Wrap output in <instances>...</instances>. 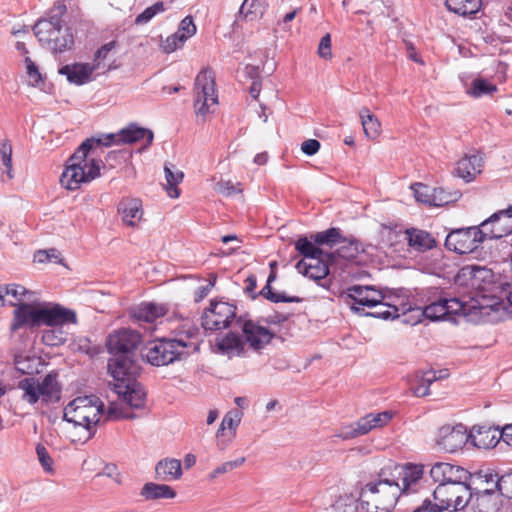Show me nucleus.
Returning <instances> with one entry per match:
<instances>
[{
  "label": "nucleus",
  "instance_id": "obj_29",
  "mask_svg": "<svg viewBox=\"0 0 512 512\" xmlns=\"http://www.w3.org/2000/svg\"><path fill=\"white\" fill-rule=\"evenodd\" d=\"M119 135L120 142L122 144H132L145 139L146 143L144 144L143 149L148 148L154 139L152 130L139 127L135 123H131L126 128L121 129L119 131Z\"/></svg>",
  "mask_w": 512,
  "mask_h": 512
},
{
  "label": "nucleus",
  "instance_id": "obj_7",
  "mask_svg": "<svg viewBox=\"0 0 512 512\" xmlns=\"http://www.w3.org/2000/svg\"><path fill=\"white\" fill-rule=\"evenodd\" d=\"M196 96L194 107L197 115L205 116L210 105L217 104L218 96L215 90V74L211 69L201 70L195 79Z\"/></svg>",
  "mask_w": 512,
  "mask_h": 512
},
{
  "label": "nucleus",
  "instance_id": "obj_53",
  "mask_svg": "<svg viewBox=\"0 0 512 512\" xmlns=\"http://www.w3.org/2000/svg\"><path fill=\"white\" fill-rule=\"evenodd\" d=\"M444 303H446V310L447 311V319H449L451 316L456 315H467V304L461 301L458 298H445L444 297Z\"/></svg>",
  "mask_w": 512,
  "mask_h": 512
},
{
  "label": "nucleus",
  "instance_id": "obj_56",
  "mask_svg": "<svg viewBox=\"0 0 512 512\" xmlns=\"http://www.w3.org/2000/svg\"><path fill=\"white\" fill-rule=\"evenodd\" d=\"M0 158L9 179L14 176L12 174V147L9 141H4L0 146Z\"/></svg>",
  "mask_w": 512,
  "mask_h": 512
},
{
  "label": "nucleus",
  "instance_id": "obj_59",
  "mask_svg": "<svg viewBox=\"0 0 512 512\" xmlns=\"http://www.w3.org/2000/svg\"><path fill=\"white\" fill-rule=\"evenodd\" d=\"M241 184L237 183L236 185L231 181L220 180L215 185V191L223 196L229 197L235 195L237 193L242 192L240 188Z\"/></svg>",
  "mask_w": 512,
  "mask_h": 512
},
{
  "label": "nucleus",
  "instance_id": "obj_46",
  "mask_svg": "<svg viewBox=\"0 0 512 512\" xmlns=\"http://www.w3.org/2000/svg\"><path fill=\"white\" fill-rule=\"evenodd\" d=\"M33 32L37 37L38 41L43 46L49 39H52V36L61 34L54 25L53 22L47 21L44 18H40L35 25L33 26Z\"/></svg>",
  "mask_w": 512,
  "mask_h": 512
},
{
  "label": "nucleus",
  "instance_id": "obj_54",
  "mask_svg": "<svg viewBox=\"0 0 512 512\" xmlns=\"http://www.w3.org/2000/svg\"><path fill=\"white\" fill-rule=\"evenodd\" d=\"M165 10L164 3L158 1L154 3L152 6L147 7L142 13H140L136 19V24H146L148 23L155 15L161 13Z\"/></svg>",
  "mask_w": 512,
  "mask_h": 512
},
{
  "label": "nucleus",
  "instance_id": "obj_20",
  "mask_svg": "<svg viewBox=\"0 0 512 512\" xmlns=\"http://www.w3.org/2000/svg\"><path fill=\"white\" fill-rule=\"evenodd\" d=\"M242 413L238 410H232L225 414L220 427L217 430V447L225 450L236 436L237 427L240 424Z\"/></svg>",
  "mask_w": 512,
  "mask_h": 512
},
{
  "label": "nucleus",
  "instance_id": "obj_15",
  "mask_svg": "<svg viewBox=\"0 0 512 512\" xmlns=\"http://www.w3.org/2000/svg\"><path fill=\"white\" fill-rule=\"evenodd\" d=\"M468 439L469 435H467L464 425H445L438 430L436 444L442 450L453 453L461 449Z\"/></svg>",
  "mask_w": 512,
  "mask_h": 512
},
{
  "label": "nucleus",
  "instance_id": "obj_3",
  "mask_svg": "<svg viewBox=\"0 0 512 512\" xmlns=\"http://www.w3.org/2000/svg\"><path fill=\"white\" fill-rule=\"evenodd\" d=\"M199 333V329L193 325L186 323L179 331V338L175 339H159L147 345L142 351V357L153 366H166L175 361L182 360L188 356L186 349L197 345L188 341L195 338Z\"/></svg>",
  "mask_w": 512,
  "mask_h": 512
},
{
  "label": "nucleus",
  "instance_id": "obj_36",
  "mask_svg": "<svg viewBox=\"0 0 512 512\" xmlns=\"http://www.w3.org/2000/svg\"><path fill=\"white\" fill-rule=\"evenodd\" d=\"M140 495L145 500L173 499L176 497V492L169 485L148 482L142 487Z\"/></svg>",
  "mask_w": 512,
  "mask_h": 512
},
{
  "label": "nucleus",
  "instance_id": "obj_58",
  "mask_svg": "<svg viewBox=\"0 0 512 512\" xmlns=\"http://www.w3.org/2000/svg\"><path fill=\"white\" fill-rule=\"evenodd\" d=\"M378 306H381L379 310L372 312V313H367L366 315L372 316L375 318H381L384 320L391 319V318L394 319V318L399 317V313H398L399 309L396 306L387 305V304L383 303V301Z\"/></svg>",
  "mask_w": 512,
  "mask_h": 512
},
{
  "label": "nucleus",
  "instance_id": "obj_8",
  "mask_svg": "<svg viewBox=\"0 0 512 512\" xmlns=\"http://www.w3.org/2000/svg\"><path fill=\"white\" fill-rule=\"evenodd\" d=\"M478 232H481L478 225L454 229L446 236L445 247L457 254L473 253L485 241Z\"/></svg>",
  "mask_w": 512,
  "mask_h": 512
},
{
  "label": "nucleus",
  "instance_id": "obj_13",
  "mask_svg": "<svg viewBox=\"0 0 512 512\" xmlns=\"http://www.w3.org/2000/svg\"><path fill=\"white\" fill-rule=\"evenodd\" d=\"M236 326L242 331L245 345L248 344L254 351L262 350L275 337V334L268 328L250 319L243 320L239 317L236 320Z\"/></svg>",
  "mask_w": 512,
  "mask_h": 512
},
{
  "label": "nucleus",
  "instance_id": "obj_16",
  "mask_svg": "<svg viewBox=\"0 0 512 512\" xmlns=\"http://www.w3.org/2000/svg\"><path fill=\"white\" fill-rule=\"evenodd\" d=\"M77 315L72 309L60 304L41 303V326H62L76 324Z\"/></svg>",
  "mask_w": 512,
  "mask_h": 512
},
{
  "label": "nucleus",
  "instance_id": "obj_31",
  "mask_svg": "<svg viewBox=\"0 0 512 512\" xmlns=\"http://www.w3.org/2000/svg\"><path fill=\"white\" fill-rule=\"evenodd\" d=\"M5 291H7L6 305L13 306L15 309L21 303L37 302V293L26 289L20 284H6Z\"/></svg>",
  "mask_w": 512,
  "mask_h": 512
},
{
  "label": "nucleus",
  "instance_id": "obj_18",
  "mask_svg": "<svg viewBox=\"0 0 512 512\" xmlns=\"http://www.w3.org/2000/svg\"><path fill=\"white\" fill-rule=\"evenodd\" d=\"M500 494L492 489L483 491L471 490L466 512H497L500 506Z\"/></svg>",
  "mask_w": 512,
  "mask_h": 512
},
{
  "label": "nucleus",
  "instance_id": "obj_11",
  "mask_svg": "<svg viewBox=\"0 0 512 512\" xmlns=\"http://www.w3.org/2000/svg\"><path fill=\"white\" fill-rule=\"evenodd\" d=\"M136 375H125L114 379V392L131 408L143 409L146 404V391L136 380Z\"/></svg>",
  "mask_w": 512,
  "mask_h": 512
},
{
  "label": "nucleus",
  "instance_id": "obj_63",
  "mask_svg": "<svg viewBox=\"0 0 512 512\" xmlns=\"http://www.w3.org/2000/svg\"><path fill=\"white\" fill-rule=\"evenodd\" d=\"M498 493L508 499H512V471L500 476Z\"/></svg>",
  "mask_w": 512,
  "mask_h": 512
},
{
  "label": "nucleus",
  "instance_id": "obj_38",
  "mask_svg": "<svg viewBox=\"0 0 512 512\" xmlns=\"http://www.w3.org/2000/svg\"><path fill=\"white\" fill-rule=\"evenodd\" d=\"M461 271L464 277L468 276L469 283L467 284L477 290H484L482 283L486 281L489 283L492 277L491 270L480 266H467Z\"/></svg>",
  "mask_w": 512,
  "mask_h": 512
},
{
  "label": "nucleus",
  "instance_id": "obj_48",
  "mask_svg": "<svg viewBox=\"0 0 512 512\" xmlns=\"http://www.w3.org/2000/svg\"><path fill=\"white\" fill-rule=\"evenodd\" d=\"M338 245H340V247L335 252H333L334 258L338 256L347 260L354 259L360 251V243L353 236H345L344 243H338Z\"/></svg>",
  "mask_w": 512,
  "mask_h": 512
},
{
  "label": "nucleus",
  "instance_id": "obj_21",
  "mask_svg": "<svg viewBox=\"0 0 512 512\" xmlns=\"http://www.w3.org/2000/svg\"><path fill=\"white\" fill-rule=\"evenodd\" d=\"M430 476L434 482L451 483L458 480H467L469 471L461 466L445 462H437L430 469Z\"/></svg>",
  "mask_w": 512,
  "mask_h": 512
},
{
  "label": "nucleus",
  "instance_id": "obj_33",
  "mask_svg": "<svg viewBox=\"0 0 512 512\" xmlns=\"http://www.w3.org/2000/svg\"><path fill=\"white\" fill-rule=\"evenodd\" d=\"M295 249L304 258L309 260L319 259V257H327L334 260V253L324 251L318 244H316L311 237L306 236L299 237L295 242Z\"/></svg>",
  "mask_w": 512,
  "mask_h": 512
},
{
  "label": "nucleus",
  "instance_id": "obj_10",
  "mask_svg": "<svg viewBox=\"0 0 512 512\" xmlns=\"http://www.w3.org/2000/svg\"><path fill=\"white\" fill-rule=\"evenodd\" d=\"M236 306L227 302H211L210 307L202 316V326L205 330L217 331L227 328L236 322Z\"/></svg>",
  "mask_w": 512,
  "mask_h": 512
},
{
  "label": "nucleus",
  "instance_id": "obj_62",
  "mask_svg": "<svg viewBox=\"0 0 512 512\" xmlns=\"http://www.w3.org/2000/svg\"><path fill=\"white\" fill-rule=\"evenodd\" d=\"M104 420H118V419H134L136 417L133 413H123L115 404L108 406L106 412L104 411Z\"/></svg>",
  "mask_w": 512,
  "mask_h": 512
},
{
  "label": "nucleus",
  "instance_id": "obj_60",
  "mask_svg": "<svg viewBox=\"0 0 512 512\" xmlns=\"http://www.w3.org/2000/svg\"><path fill=\"white\" fill-rule=\"evenodd\" d=\"M197 27L194 23L192 16L184 17L177 29V32L185 37L186 41L196 34Z\"/></svg>",
  "mask_w": 512,
  "mask_h": 512
},
{
  "label": "nucleus",
  "instance_id": "obj_40",
  "mask_svg": "<svg viewBox=\"0 0 512 512\" xmlns=\"http://www.w3.org/2000/svg\"><path fill=\"white\" fill-rule=\"evenodd\" d=\"M267 5V0H244L239 9V16L247 21L258 20L263 17Z\"/></svg>",
  "mask_w": 512,
  "mask_h": 512
},
{
  "label": "nucleus",
  "instance_id": "obj_44",
  "mask_svg": "<svg viewBox=\"0 0 512 512\" xmlns=\"http://www.w3.org/2000/svg\"><path fill=\"white\" fill-rule=\"evenodd\" d=\"M361 124L364 133L369 139H376L380 135L381 125L378 119L370 112L368 108L360 111Z\"/></svg>",
  "mask_w": 512,
  "mask_h": 512
},
{
  "label": "nucleus",
  "instance_id": "obj_28",
  "mask_svg": "<svg viewBox=\"0 0 512 512\" xmlns=\"http://www.w3.org/2000/svg\"><path fill=\"white\" fill-rule=\"evenodd\" d=\"M62 387L57 380V374L48 373L40 382L41 402L49 405L57 403L61 399Z\"/></svg>",
  "mask_w": 512,
  "mask_h": 512
},
{
  "label": "nucleus",
  "instance_id": "obj_12",
  "mask_svg": "<svg viewBox=\"0 0 512 512\" xmlns=\"http://www.w3.org/2000/svg\"><path fill=\"white\" fill-rule=\"evenodd\" d=\"M390 475L400 482L401 494L417 492L424 475V465L405 463L389 466Z\"/></svg>",
  "mask_w": 512,
  "mask_h": 512
},
{
  "label": "nucleus",
  "instance_id": "obj_49",
  "mask_svg": "<svg viewBox=\"0 0 512 512\" xmlns=\"http://www.w3.org/2000/svg\"><path fill=\"white\" fill-rule=\"evenodd\" d=\"M497 91V86L484 78H476L471 82L468 94L479 98L483 95H491Z\"/></svg>",
  "mask_w": 512,
  "mask_h": 512
},
{
  "label": "nucleus",
  "instance_id": "obj_39",
  "mask_svg": "<svg viewBox=\"0 0 512 512\" xmlns=\"http://www.w3.org/2000/svg\"><path fill=\"white\" fill-rule=\"evenodd\" d=\"M74 46V36L70 28L62 29L61 34L52 36L43 47H47L52 50L54 54L63 53L71 50Z\"/></svg>",
  "mask_w": 512,
  "mask_h": 512
},
{
  "label": "nucleus",
  "instance_id": "obj_45",
  "mask_svg": "<svg viewBox=\"0 0 512 512\" xmlns=\"http://www.w3.org/2000/svg\"><path fill=\"white\" fill-rule=\"evenodd\" d=\"M372 430L369 414L361 417L355 424L346 427L341 431L339 436L342 439H352L361 435H365Z\"/></svg>",
  "mask_w": 512,
  "mask_h": 512
},
{
  "label": "nucleus",
  "instance_id": "obj_22",
  "mask_svg": "<svg viewBox=\"0 0 512 512\" xmlns=\"http://www.w3.org/2000/svg\"><path fill=\"white\" fill-rule=\"evenodd\" d=\"M469 439L480 449H491L502 439V429L487 425L474 426L469 433Z\"/></svg>",
  "mask_w": 512,
  "mask_h": 512
},
{
  "label": "nucleus",
  "instance_id": "obj_34",
  "mask_svg": "<svg viewBox=\"0 0 512 512\" xmlns=\"http://www.w3.org/2000/svg\"><path fill=\"white\" fill-rule=\"evenodd\" d=\"M166 308L164 305L148 302L141 303L132 310V317L138 321L153 323L159 317L164 316Z\"/></svg>",
  "mask_w": 512,
  "mask_h": 512
},
{
  "label": "nucleus",
  "instance_id": "obj_52",
  "mask_svg": "<svg viewBox=\"0 0 512 512\" xmlns=\"http://www.w3.org/2000/svg\"><path fill=\"white\" fill-rule=\"evenodd\" d=\"M415 198L418 202L432 206L433 188L423 183H414L411 185Z\"/></svg>",
  "mask_w": 512,
  "mask_h": 512
},
{
  "label": "nucleus",
  "instance_id": "obj_47",
  "mask_svg": "<svg viewBox=\"0 0 512 512\" xmlns=\"http://www.w3.org/2000/svg\"><path fill=\"white\" fill-rule=\"evenodd\" d=\"M258 295L263 296L272 303H300L303 301V299L298 296H288L285 292H275L272 288V284L269 283H266Z\"/></svg>",
  "mask_w": 512,
  "mask_h": 512
},
{
  "label": "nucleus",
  "instance_id": "obj_61",
  "mask_svg": "<svg viewBox=\"0 0 512 512\" xmlns=\"http://www.w3.org/2000/svg\"><path fill=\"white\" fill-rule=\"evenodd\" d=\"M245 462V457H240L236 460H233V461H228V462H225L221 465H219L218 467H216L210 474H209V478L210 479H215L217 478L219 475H222L224 473H227L239 466H241L243 463Z\"/></svg>",
  "mask_w": 512,
  "mask_h": 512
},
{
  "label": "nucleus",
  "instance_id": "obj_25",
  "mask_svg": "<svg viewBox=\"0 0 512 512\" xmlns=\"http://www.w3.org/2000/svg\"><path fill=\"white\" fill-rule=\"evenodd\" d=\"M483 157L480 153L465 155L456 164L454 174L465 182H471L482 170Z\"/></svg>",
  "mask_w": 512,
  "mask_h": 512
},
{
  "label": "nucleus",
  "instance_id": "obj_42",
  "mask_svg": "<svg viewBox=\"0 0 512 512\" xmlns=\"http://www.w3.org/2000/svg\"><path fill=\"white\" fill-rule=\"evenodd\" d=\"M429 304L425 305L422 309V314L431 321H439L447 319L446 303H444V297L439 296L432 299L428 298Z\"/></svg>",
  "mask_w": 512,
  "mask_h": 512
},
{
  "label": "nucleus",
  "instance_id": "obj_9",
  "mask_svg": "<svg viewBox=\"0 0 512 512\" xmlns=\"http://www.w3.org/2000/svg\"><path fill=\"white\" fill-rule=\"evenodd\" d=\"M481 232L486 240H496L512 233V205L506 209L493 213L490 217L482 221L479 225Z\"/></svg>",
  "mask_w": 512,
  "mask_h": 512
},
{
  "label": "nucleus",
  "instance_id": "obj_43",
  "mask_svg": "<svg viewBox=\"0 0 512 512\" xmlns=\"http://www.w3.org/2000/svg\"><path fill=\"white\" fill-rule=\"evenodd\" d=\"M19 389L23 391L22 399L29 404H36L41 399L40 382L34 377H27L19 381Z\"/></svg>",
  "mask_w": 512,
  "mask_h": 512
},
{
  "label": "nucleus",
  "instance_id": "obj_2",
  "mask_svg": "<svg viewBox=\"0 0 512 512\" xmlns=\"http://www.w3.org/2000/svg\"><path fill=\"white\" fill-rule=\"evenodd\" d=\"M141 342V334L127 328L114 331L107 337V351L112 355L107 367L113 379L125 375H137L139 367L135 355Z\"/></svg>",
  "mask_w": 512,
  "mask_h": 512
},
{
  "label": "nucleus",
  "instance_id": "obj_41",
  "mask_svg": "<svg viewBox=\"0 0 512 512\" xmlns=\"http://www.w3.org/2000/svg\"><path fill=\"white\" fill-rule=\"evenodd\" d=\"M311 239L319 246L325 245L329 248H333L338 243H344L345 236L342 234L340 228L331 227L325 231L311 234Z\"/></svg>",
  "mask_w": 512,
  "mask_h": 512
},
{
  "label": "nucleus",
  "instance_id": "obj_32",
  "mask_svg": "<svg viewBox=\"0 0 512 512\" xmlns=\"http://www.w3.org/2000/svg\"><path fill=\"white\" fill-rule=\"evenodd\" d=\"M182 476L181 462L174 458L160 460L155 466V478L162 482L179 479Z\"/></svg>",
  "mask_w": 512,
  "mask_h": 512
},
{
  "label": "nucleus",
  "instance_id": "obj_6",
  "mask_svg": "<svg viewBox=\"0 0 512 512\" xmlns=\"http://www.w3.org/2000/svg\"><path fill=\"white\" fill-rule=\"evenodd\" d=\"M104 411L105 405L97 396L77 397L64 408L63 420L75 427H83L91 437L95 434Z\"/></svg>",
  "mask_w": 512,
  "mask_h": 512
},
{
  "label": "nucleus",
  "instance_id": "obj_30",
  "mask_svg": "<svg viewBox=\"0 0 512 512\" xmlns=\"http://www.w3.org/2000/svg\"><path fill=\"white\" fill-rule=\"evenodd\" d=\"M407 244L418 252H425L437 246L434 237L427 231L410 228L405 231Z\"/></svg>",
  "mask_w": 512,
  "mask_h": 512
},
{
  "label": "nucleus",
  "instance_id": "obj_4",
  "mask_svg": "<svg viewBox=\"0 0 512 512\" xmlns=\"http://www.w3.org/2000/svg\"><path fill=\"white\" fill-rule=\"evenodd\" d=\"M389 469H381L377 480L367 483L360 492V500L368 512H390L402 495L400 482L390 475Z\"/></svg>",
  "mask_w": 512,
  "mask_h": 512
},
{
  "label": "nucleus",
  "instance_id": "obj_19",
  "mask_svg": "<svg viewBox=\"0 0 512 512\" xmlns=\"http://www.w3.org/2000/svg\"><path fill=\"white\" fill-rule=\"evenodd\" d=\"M467 481L471 490L483 491L485 489H492L493 492H498L500 475L494 468L482 466L474 472H469Z\"/></svg>",
  "mask_w": 512,
  "mask_h": 512
},
{
  "label": "nucleus",
  "instance_id": "obj_24",
  "mask_svg": "<svg viewBox=\"0 0 512 512\" xmlns=\"http://www.w3.org/2000/svg\"><path fill=\"white\" fill-rule=\"evenodd\" d=\"M117 212L125 225L135 227L143 216L142 201L138 198L125 197L118 203Z\"/></svg>",
  "mask_w": 512,
  "mask_h": 512
},
{
  "label": "nucleus",
  "instance_id": "obj_55",
  "mask_svg": "<svg viewBox=\"0 0 512 512\" xmlns=\"http://www.w3.org/2000/svg\"><path fill=\"white\" fill-rule=\"evenodd\" d=\"M67 8L63 3L55 4L48 12V17L45 18L47 21L53 22V25L62 31V16L66 13Z\"/></svg>",
  "mask_w": 512,
  "mask_h": 512
},
{
  "label": "nucleus",
  "instance_id": "obj_5",
  "mask_svg": "<svg viewBox=\"0 0 512 512\" xmlns=\"http://www.w3.org/2000/svg\"><path fill=\"white\" fill-rule=\"evenodd\" d=\"M435 503L425 499L412 512H442L453 508V511L465 510L471 497V488L467 480L438 484L434 489Z\"/></svg>",
  "mask_w": 512,
  "mask_h": 512
},
{
  "label": "nucleus",
  "instance_id": "obj_17",
  "mask_svg": "<svg viewBox=\"0 0 512 512\" xmlns=\"http://www.w3.org/2000/svg\"><path fill=\"white\" fill-rule=\"evenodd\" d=\"M347 298L353 301L351 309L361 314L363 309L355 305L376 307L381 304L385 296L381 291L374 289L372 286L353 285L348 288Z\"/></svg>",
  "mask_w": 512,
  "mask_h": 512
},
{
  "label": "nucleus",
  "instance_id": "obj_64",
  "mask_svg": "<svg viewBox=\"0 0 512 512\" xmlns=\"http://www.w3.org/2000/svg\"><path fill=\"white\" fill-rule=\"evenodd\" d=\"M27 74L32 86H38L43 82L42 75L39 72L38 66L29 58L25 59Z\"/></svg>",
  "mask_w": 512,
  "mask_h": 512
},
{
  "label": "nucleus",
  "instance_id": "obj_27",
  "mask_svg": "<svg viewBox=\"0 0 512 512\" xmlns=\"http://www.w3.org/2000/svg\"><path fill=\"white\" fill-rule=\"evenodd\" d=\"M216 346L219 353L229 358L243 356L245 354V342L242 335L229 331L221 338H217Z\"/></svg>",
  "mask_w": 512,
  "mask_h": 512
},
{
  "label": "nucleus",
  "instance_id": "obj_51",
  "mask_svg": "<svg viewBox=\"0 0 512 512\" xmlns=\"http://www.w3.org/2000/svg\"><path fill=\"white\" fill-rule=\"evenodd\" d=\"M460 197L458 191H446L442 187H434L432 194V206L440 207L452 203Z\"/></svg>",
  "mask_w": 512,
  "mask_h": 512
},
{
  "label": "nucleus",
  "instance_id": "obj_50",
  "mask_svg": "<svg viewBox=\"0 0 512 512\" xmlns=\"http://www.w3.org/2000/svg\"><path fill=\"white\" fill-rule=\"evenodd\" d=\"M164 172L167 180V193L170 197L177 198L179 196L177 185L182 181L184 174L182 171H172L168 165H165Z\"/></svg>",
  "mask_w": 512,
  "mask_h": 512
},
{
  "label": "nucleus",
  "instance_id": "obj_23",
  "mask_svg": "<svg viewBox=\"0 0 512 512\" xmlns=\"http://www.w3.org/2000/svg\"><path fill=\"white\" fill-rule=\"evenodd\" d=\"M94 71L95 66L89 63H73L60 67L58 73L65 75L69 83L81 86L92 80Z\"/></svg>",
  "mask_w": 512,
  "mask_h": 512
},
{
  "label": "nucleus",
  "instance_id": "obj_37",
  "mask_svg": "<svg viewBox=\"0 0 512 512\" xmlns=\"http://www.w3.org/2000/svg\"><path fill=\"white\" fill-rule=\"evenodd\" d=\"M437 381L436 371L416 372L411 381V391L417 397H425L430 394V385Z\"/></svg>",
  "mask_w": 512,
  "mask_h": 512
},
{
  "label": "nucleus",
  "instance_id": "obj_35",
  "mask_svg": "<svg viewBox=\"0 0 512 512\" xmlns=\"http://www.w3.org/2000/svg\"><path fill=\"white\" fill-rule=\"evenodd\" d=\"M446 8L462 17L473 18L482 7V0H445Z\"/></svg>",
  "mask_w": 512,
  "mask_h": 512
},
{
  "label": "nucleus",
  "instance_id": "obj_14",
  "mask_svg": "<svg viewBox=\"0 0 512 512\" xmlns=\"http://www.w3.org/2000/svg\"><path fill=\"white\" fill-rule=\"evenodd\" d=\"M41 327V303L28 302L21 303L13 311L11 332H16L23 328L34 329Z\"/></svg>",
  "mask_w": 512,
  "mask_h": 512
},
{
  "label": "nucleus",
  "instance_id": "obj_1",
  "mask_svg": "<svg viewBox=\"0 0 512 512\" xmlns=\"http://www.w3.org/2000/svg\"><path fill=\"white\" fill-rule=\"evenodd\" d=\"M112 144H122L119 132L85 139L68 158L66 167L60 176L61 185L74 191L79 189L82 184L90 183L99 177L102 161L91 159L88 162L87 156L94 148L109 147Z\"/></svg>",
  "mask_w": 512,
  "mask_h": 512
},
{
  "label": "nucleus",
  "instance_id": "obj_57",
  "mask_svg": "<svg viewBox=\"0 0 512 512\" xmlns=\"http://www.w3.org/2000/svg\"><path fill=\"white\" fill-rule=\"evenodd\" d=\"M186 42L185 37L181 36L177 31L168 36L161 44L162 49L166 53H172L181 48Z\"/></svg>",
  "mask_w": 512,
  "mask_h": 512
},
{
  "label": "nucleus",
  "instance_id": "obj_26",
  "mask_svg": "<svg viewBox=\"0 0 512 512\" xmlns=\"http://www.w3.org/2000/svg\"><path fill=\"white\" fill-rule=\"evenodd\" d=\"M333 261L334 260L327 257H319V259H313L310 260V262H306L302 259L297 262L296 269L304 276L319 281L329 274V263Z\"/></svg>",
  "mask_w": 512,
  "mask_h": 512
}]
</instances>
